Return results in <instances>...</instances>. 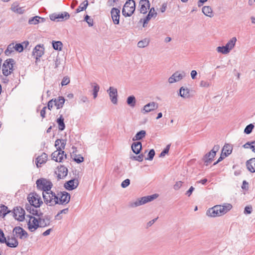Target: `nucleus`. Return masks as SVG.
<instances>
[{
	"mask_svg": "<svg viewBox=\"0 0 255 255\" xmlns=\"http://www.w3.org/2000/svg\"><path fill=\"white\" fill-rule=\"evenodd\" d=\"M44 203L49 206H54L58 204L57 194L51 190L47 192H42Z\"/></svg>",
	"mask_w": 255,
	"mask_h": 255,
	"instance_id": "obj_1",
	"label": "nucleus"
},
{
	"mask_svg": "<svg viewBox=\"0 0 255 255\" xmlns=\"http://www.w3.org/2000/svg\"><path fill=\"white\" fill-rule=\"evenodd\" d=\"M157 197L158 195L156 194L142 197L141 198H138L135 201L130 202L129 206L131 208H135L152 201L155 199Z\"/></svg>",
	"mask_w": 255,
	"mask_h": 255,
	"instance_id": "obj_2",
	"label": "nucleus"
},
{
	"mask_svg": "<svg viewBox=\"0 0 255 255\" xmlns=\"http://www.w3.org/2000/svg\"><path fill=\"white\" fill-rule=\"evenodd\" d=\"M27 200L30 206L34 208H39L43 204V201L39 195L36 192L30 193L27 196Z\"/></svg>",
	"mask_w": 255,
	"mask_h": 255,
	"instance_id": "obj_3",
	"label": "nucleus"
},
{
	"mask_svg": "<svg viewBox=\"0 0 255 255\" xmlns=\"http://www.w3.org/2000/svg\"><path fill=\"white\" fill-rule=\"evenodd\" d=\"M135 3L133 0H128L124 5L122 13L125 16H130L135 11Z\"/></svg>",
	"mask_w": 255,
	"mask_h": 255,
	"instance_id": "obj_4",
	"label": "nucleus"
},
{
	"mask_svg": "<svg viewBox=\"0 0 255 255\" xmlns=\"http://www.w3.org/2000/svg\"><path fill=\"white\" fill-rule=\"evenodd\" d=\"M38 189L43 191V192H47L51 190L52 187L51 182L46 179L41 178L38 179L36 182Z\"/></svg>",
	"mask_w": 255,
	"mask_h": 255,
	"instance_id": "obj_5",
	"label": "nucleus"
},
{
	"mask_svg": "<svg viewBox=\"0 0 255 255\" xmlns=\"http://www.w3.org/2000/svg\"><path fill=\"white\" fill-rule=\"evenodd\" d=\"M14 63V60L11 58L8 59L4 62L2 65V72L4 76H7L12 72Z\"/></svg>",
	"mask_w": 255,
	"mask_h": 255,
	"instance_id": "obj_6",
	"label": "nucleus"
},
{
	"mask_svg": "<svg viewBox=\"0 0 255 255\" xmlns=\"http://www.w3.org/2000/svg\"><path fill=\"white\" fill-rule=\"evenodd\" d=\"M58 204L59 205H66L70 200V194L66 191L60 192L57 194Z\"/></svg>",
	"mask_w": 255,
	"mask_h": 255,
	"instance_id": "obj_7",
	"label": "nucleus"
},
{
	"mask_svg": "<svg viewBox=\"0 0 255 255\" xmlns=\"http://www.w3.org/2000/svg\"><path fill=\"white\" fill-rule=\"evenodd\" d=\"M27 217L29 218L27 223L28 229L31 232L35 231L39 228L38 218L33 217L31 215H27Z\"/></svg>",
	"mask_w": 255,
	"mask_h": 255,
	"instance_id": "obj_8",
	"label": "nucleus"
},
{
	"mask_svg": "<svg viewBox=\"0 0 255 255\" xmlns=\"http://www.w3.org/2000/svg\"><path fill=\"white\" fill-rule=\"evenodd\" d=\"M13 236L20 239H25L28 237L27 233L20 227H15L12 231Z\"/></svg>",
	"mask_w": 255,
	"mask_h": 255,
	"instance_id": "obj_9",
	"label": "nucleus"
},
{
	"mask_svg": "<svg viewBox=\"0 0 255 255\" xmlns=\"http://www.w3.org/2000/svg\"><path fill=\"white\" fill-rule=\"evenodd\" d=\"M158 108V104L154 102H151L147 104H146L144 107L141 109V112L143 114H145L148 113L150 112H152L155 110L157 109Z\"/></svg>",
	"mask_w": 255,
	"mask_h": 255,
	"instance_id": "obj_10",
	"label": "nucleus"
},
{
	"mask_svg": "<svg viewBox=\"0 0 255 255\" xmlns=\"http://www.w3.org/2000/svg\"><path fill=\"white\" fill-rule=\"evenodd\" d=\"M70 17L69 14L67 12H64L61 13H53L50 15V18L52 21L57 19V21H62L64 19L67 20Z\"/></svg>",
	"mask_w": 255,
	"mask_h": 255,
	"instance_id": "obj_11",
	"label": "nucleus"
},
{
	"mask_svg": "<svg viewBox=\"0 0 255 255\" xmlns=\"http://www.w3.org/2000/svg\"><path fill=\"white\" fill-rule=\"evenodd\" d=\"M13 214L15 218L19 221L24 220L25 211L20 207H17L13 210Z\"/></svg>",
	"mask_w": 255,
	"mask_h": 255,
	"instance_id": "obj_12",
	"label": "nucleus"
},
{
	"mask_svg": "<svg viewBox=\"0 0 255 255\" xmlns=\"http://www.w3.org/2000/svg\"><path fill=\"white\" fill-rule=\"evenodd\" d=\"M65 157V158H67L66 154H65V152L64 151H61L56 150L54 152H53L51 154L52 159L55 160L56 162H62L63 157Z\"/></svg>",
	"mask_w": 255,
	"mask_h": 255,
	"instance_id": "obj_13",
	"label": "nucleus"
},
{
	"mask_svg": "<svg viewBox=\"0 0 255 255\" xmlns=\"http://www.w3.org/2000/svg\"><path fill=\"white\" fill-rule=\"evenodd\" d=\"M44 48L41 46L40 45H36L33 49V55L35 57V63H37L39 61V58L44 54Z\"/></svg>",
	"mask_w": 255,
	"mask_h": 255,
	"instance_id": "obj_14",
	"label": "nucleus"
},
{
	"mask_svg": "<svg viewBox=\"0 0 255 255\" xmlns=\"http://www.w3.org/2000/svg\"><path fill=\"white\" fill-rule=\"evenodd\" d=\"M107 92L109 93V97L111 102L114 104H117L118 103V91L117 89L113 87H110Z\"/></svg>",
	"mask_w": 255,
	"mask_h": 255,
	"instance_id": "obj_15",
	"label": "nucleus"
},
{
	"mask_svg": "<svg viewBox=\"0 0 255 255\" xmlns=\"http://www.w3.org/2000/svg\"><path fill=\"white\" fill-rule=\"evenodd\" d=\"M216 207L218 210V214L220 216H221L230 210L232 208V206L230 204H226L223 206L216 205Z\"/></svg>",
	"mask_w": 255,
	"mask_h": 255,
	"instance_id": "obj_16",
	"label": "nucleus"
},
{
	"mask_svg": "<svg viewBox=\"0 0 255 255\" xmlns=\"http://www.w3.org/2000/svg\"><path fill=\"white\" fill-rule=\"evenodd\" d=\"M120 10L119 9L115 7L112 8L111 10V14L113 22L115 24H119L120 22Z\"/></svg>",
	"mask_w": 255,
	"mask_h": 255,
	"instance_id": "obj_17",
	"label": "nucleus"
},
{
	"mask_svg": "<svg viewBox=\"0 0 255 255\" xmlns=\"http://www.w3.org/2000/svg\"><path fill=\"white\" fill-rule=\"evenodd\" d=\"M39 227L43 228L49 226L50 224V218L49 216L45 215L39 216L38 217Z\"/></svg>",
	"mask_w": 255,
	"mask_h": 255,
	"instance_id": "obj_18",
	"label": "nucleus"
},
{
	"mask_svg": "<svg viewBox=\"0 0 255 255\" xmlns=\"http://www.w3.org/2000/svg\"><path fill=\"white\" fill-rule=\"evenodd\" d=\"M79 181L77 179H74L66 182L64 184L65 188L68 190H73L77 187Z\"/></svg>",
	"mask_w": 255,
	"mask_h": 255,
	"instance_id": "obj_19",
	"label": "nucleus"
},
{
	"mask_svg": "<svg viewBox=\"0 0 255 255\" xmlns=\"http://www.w3.org/2000/svg\"><path fill=\"white\" fill-rule=\"evenodd\" d=\"M140 5V12L145 14L147 12V9L149 8L150 3L148 0H140L139 1Z\"/></svg>",
	"mask_w": 255,
	"mask_h": 255,
	"instance_id": "obj_20",
	"label": "nucleus"
},
{
	"mask_svg": "<svg viewBox=\"0 0 255 255\" xmlns=\"http://www.w3.org/2000/svg\"><path fill=\"white\" fill-rule=\"evenodd\" d=\"M246 165L250 172L251 173L255 172V158H252L247 160Z\"/></svg>",
	"mask_w": 255,
	"mask_h": 255,
	"instance_id": "obj_21",
	"label": "nucleus"
},
{
	"mask_svg": "<svg viewBox=\"0 0 255 255\" xmlns=\"http://www.w3.org/2000/svg\"><path fill=\"white\" fill-rule=\"evenodd\" d=\"M8 247L10 248H15L17 247L18 242L16 239L15 237L7 238V240L6 239V242H4Z\"/></svg>",
	"mask_w": 255,
	"mask_h": 255,
	"instance_id": "obj_22",
	"label": "nucleus"
},
{
	"mask_svg": "<svg viewBox=\"0 0 255 255\" xmlns=\"http://www.w3.org/2000/svg\"><path fill=\"white\" fill-rule=\"evenodd\" d=\"M68 173V169L64 166H60L58 168L57 177L58 179H62L65 177Z\"/></svg>",
	"mask_w": 255,
	"mask_h": 255,
	"instance_id": "obj_23",
	"label": "nucleus"
},
{
	"mask_svg": "<svg viewBox=\"0 0 255 255\" xmlns=\"http://www.w3.org/2000/svg\"><path fill=\"white\" fill-rule=\"evenodd\" d=\"M25 208L26 210L28 211L30 214H32L33 215L36 216L37 217L39 216H41L43 215V213L40 210H38L36 209L32 208L29 205H26Z\"/></svg>",
	"mask_w": 255,
	"mask_h": 255,
	"instance_id": "obj_24",
	"label": "nucleus"
},
{
	"mask_svg": "<svg viewBox=\"0 0 255 255\" xmlns=\"http://www.w3.org/2000/svg\"><path fill=\"white\" fill-rule=\"evenodd\" d=\"M46 20L45 18L41 17L38 16H35L30 18L28 20V23L29 24H36L38 23L44 22Z\"/></svg>",
	"mask_w": 255,
	"mask_h": 255,
	"instance_id": "obj_25",
	"label": "nucleus"
},
{
	"mask_svg": "<svg viewBox=\"0 0 255 255\" xmlns=\"http://www.w3.org/2000/svg\"><path fill=\"white\" fill-rule=\"evenodd\" d=\"M215 156V155L212 153L211 151L205 155L203 157V160L206 166H208L212 162Z\"/></svg>",
	"mask_w": 255,
	"mask_h": 255,
	"instance_id": "obj_26",
	"label": "nucleus"
},
{
	"mask_svg": "<svg viewBox=\"0 0 255 255\" xmlns=\"http://www.w3.org/2000/svg\"><path fill=\"white\" fill-rule=\"evenodd\" d=\"M47 155L45 153H42L40 156L36 158V165L38 167L41 164L46 162L47 160Z\"/></svg>",
	"mask_w": 255,
	"mask_h": 255,
	"instance_id": "obj_27",
	"label": "nucleus"
},
{
	"mask_svg": "<svg viewBox=\"0 0 255 255\" xmlns=\"http://www.w3.org/2000/svg\"><path fill=\"white\" fill-rule=\"evenodd\" d=\"M142 148L141 143L139 141L134 142L131 145V149L132 151L137 154H138Z\"/></svg>",
	"mask_w": 255,
	"mask_h": 255,
	"instance_id": "obj_28",
	"label": "nucleus"
},
{
	"mask_svg": "<svg viewBox=\"0 0 255 255\" xmlns=\"http://www.w3.org/2000/svg\"><path fill=\"white\" fill-rule=\"evenodd\" d=\"M206 214L208 216L211 217L220 216L218 214V210L217 209L216 206L208 209L207 211Z\"/></svg>",
	"mask_w": 255,
	"mask_h": 255,
	"instance_id": "obj_29",
	"label": "nucleus"
},
{
	"mask_svg": "<svg viewBox=\"0 0 255 255\" xmlns=\"http://www.w3.org/2000/svg\"><path fill=\"white\" fill-rule=\"evenodd\" d=\"M236 41V37H233L227 43L225 46L229 50V52L235 47Z\"/></svg>",
	"mask_w": 255,
	"mask_h": 255,
	"instance_id": "obj_30",
	"label": "nucleus"
},
{
	"mask_svg": "<svg viewBox=\"0 0 255 255\" xmlns=\"http://www.w3.org/2000/svg\"><path fill=\"white\" fill-rule=\"evenodd\" d=\"M202 11L203 13L206 16L210 17L213 16V10L210 6H204L202 7Z\"/></svg>",
	"mask_w": 255,
	"mask_h": 255,
	"instance_id": "obj_31",
	"label": "nucleus"
},
{
	"mask_svg": "<svg viewBox=\"0 0 255 255\" xmlns=\"http://www.w3.org/2000/svg\"><path fill=\"white\" fill-rule=\"evenodd\" d=\"M145 135L146 131L144 130H141L136 133L132 138V140L136 141L141 140L145 136Z\"/></svg>",
	"mask_w": 255,
	"mask_h": 255,
	"instance_id": "obj_32",
	"label": "nucleus"
},
{
	"mask_svg": "<svg viewBox=\"0 0 255 255\" xmlns=\"http://www.w3.org/2000/svg\"><path fill=\"white\" fill-rule=\"evenodd\" d=\"M55 106L57 109H60L63 107L65 102V99L63 97H59L58 99H55Z\"/></svg>",
	"mask_w": 255,
	"mask_h": 255,
	"instance_id": "obj_33",
	"label": "nucleus"
},
{
	"mask_svg": "<svg viewBox=\"0 0 255 255\" xmlns=\"http://www.w3.org/2000/svg\"><path fill=\"white\" fill-rule=\"evenodd\" d=\"M57 123L58 125V128L60 130H63L65 129V126L64 123V118L62 115H61L59 118L57 120Z\"/></svg>",
	"mask_w": 255,
	"mask_h": 255,
	"instance_id": "obj_34",
	"label": "nucleus"
},
{
	"mask_svg": "<svg viewBox=\"0 0 255 255\" xmlns=\"http://www.w3.org/2000/svg\"><path fill=\"white\" fill-rule=\"evenodd\" d=\"M186 76V73L184 71L181 72L176 71L173 74V77H175L176 82L181 80Z\"/></svg>",
	"mask_w": 255,
	"mask_h": 255,
	"instance_id": "obj_35",
	"label": "nucleus"
},
{
	"mask_svg": "<svg viewBox=\"0 0 255 255\" xmlns=\"http://www.w3.org/2000/svg\"><path fill=\"white\" fill-rule=\"evenodd\" d=\"M179 95L184 98H188L189 97V90L188 88L181 87L180 89Z\"/></svg>",
	"mask_w": 255,
	"mask_h": 255,
	"instance_id": "obj_36",
	"label": "nucleus"
},
{
	"mask_svg": "<svg viewBox=\"0 0 255 255\" xmlns=\"http://www.w3.org/2000/svg\"><path fill=\"white\" fill-rule=\"evenodd\" d=\"M93 89V95L94 99H96L98 96V93L100 90L99 86L96 83H91Z\"/></svg>",
	"mask_w": 255,
	"mask_h": 255,
	"instance_id": "obj_37",
	"label": "nucleus"
},
{
	"mask_svg": "<svg viewBox=\"0 0 255 255\" xmlns=\"http://www.w3.org/2000/svg\"><path fill=\"white\" fill-rule=\"evenodd\" d=\"M233 147L231 144H226L224 145L223 150H225V156L226 157L230 155L232 151Z\"/></svg>",
	"mask_w": 255,
	"mask_h": 255,
	"instance_id": "obj_38",
	"label": "nucleus"
},
{
	"mask_svg": "<svg viewBox=\"0 0 255 255\" xmlns=\"http://www.w3.org/2000/svg\"><path fill=\"white\" fill-rule=\"evenodd\" d=\"M149 43V40L147 38H145L143 40L139 41L137 43V46L139 48H144L148 45Z\"/></svg>",
	"mask_w": 255,
	"mask_h": 255,
	"instance_id": "obj_39",
	"label": "nucleus"
},
{
	"mask_svg": "<svg viewBox=\"0 0 255 255\" xmlns=\"http://www.w3.org/2000/svg\"><path fill=\"white\" fill-rule=\"evenodd\" d=\"M243 147L245 148H250L252 151L255 152V140L252 142H247L243 145Z\"/></svg>",
	"mask_w": 255,
	"mask_h": 255,
	"instance_id": "obj_40",
	"label": "nucleus"
},
{
	"mask_svg": "<svg viewBox=\"0 0 255 255\" xmlns=\"http://www.w3.org/2000/svg\"><path fill=\"white\" fill-rule=\"evenodd\" d=\"M127 104L131 107H134L135 105L136 100L134 96L128 97L127 100Z\"/></svg>",
	"mask_w": 255,
	"mask_h": 255,
	"instance_id": "obj_41",
	"label": "nucleus"
},
{
	"mask_svg": "<svg viewBox=\"0 0 255 255\" xmlns=\"http://www.w3.org/2000/svg\"><path fill=\"white\" fill-rule=\"evenodd\" d=\"M88 5V0H85L82 3H81L78 7L76 9L77 12H79L81 11L85 10Z\"/></svg>",
	"mask_w": 255,
	"mask_h": 255,
	"instance_id": "obj_42",
	"label": "nucleus"
},
{
	"mask_svg": "<svg viewBox=\"0 0 255 255\" xmlns=\"http://www.w3.org/2000/svg\"><path fill=\"white\" fill-rule=\"evenodd\" d=\"M156 12H155L154 8L153 7L151 8L150 9V11L147 14V15L146 16L145 19V22H148V21L151 19V17H152L154 16H155L156 15Z\"/></svg>",
	"mask_w": 255,
	"mask_h": 255,
	"instance_id": "obj_43",
	"label": "nucleus"
},
{
	"mask_svg": "<svg viewBox=\"0 0 255 255\" xmlns=\"http://www.w3.org/2000/svg\"><path fill=\"white\" fill-rule=\"evenodd\" d=\"M53 48L55 50H61L63 46L62 43L60 41H54L52 43Z\"/></svg>",
	"mask_w": 255,
	"mask_h": 255,
	"instance_id": "obj_44",
	"label": "nucleus"
},
{
	"mask_svg": "<svg viewBox=\"0 0 255 255\" xmlns=\"http://www.w3.org/2000/svg\"><path fill=\"white\" fill-rule=\"evenodd\" d=\"M14 43H11L9 44L6 48V49L5 50V54L6 55H9L12 52L14 51Z\"/></svg>",
	"mask_w": 255,
	"mask_h": 255,
	"instance_id": "obj_45",
	"label": "nucleus"
},
{
	"mask_svg": "<svg viewBox=\"0 0 255 255\" xmlns=\"http://www.w3.org/2000/svg\"><path fill=\"white\" fill-rule=\"evenodd\" d=\"M10 211L8 210V208L6 206L3 205H1L0 206V213L3 217H4Z\"/></svg>",
	"mask_w": 255,
	"mask_h": 255,
	"instance_id": "obj_46",
	"label": "nucleus"
},
{
	"mask_svg": "<svg viewBox=\"0 0 255 255\" xmlns=\"http://www.w3.org/2000/svg\"><path fill=\"white\" fill-rule=\"evenodd\" d=\"M216 50L218 52L221 53L223 54H227L229 53L226 46H219L217 48Z\"/></svg>",
	"mask_w": 255,
	"mask_h": 255,
	"instance_id": "obj_47",
	"label": "nucleus"
},
{
	"mask_svg": "<svg viewBox=\"0 0 255 255\" xmlns=\"http://www.w3.org/2000/svg\"><path fill=\"white\" fill-rule=\"evenodd\" d=\"M254 128V126L252 124H250L248 125L244 129V132L246 134H250L252 131L253 128Z\"/></svg>",
	"mask_w": 255,
	"mask_h": 255,
	"instance_id": "obj_48",
	"label": "nucleus"
},
{
	"mask_svg": "<svg viewBox=\"0 0 255 255\" xmlns=\"http://www.w3.org/2000/svg\"><path fill=\"white\" fill-rule=\"evenodd\" d=\"M211 85V82L208 81L202 80L200 82V86L201 87L208 88Z\"/></svg>",
	"mask_w": 255,
	"mask_h": 255,
	"instance_id": "obj_49",
	"label": "nucleus"
},
{
	"mask_svg": "<svg viewBox=\"0 0 255 255\" xmlns=\"http://www.w3.org/2000/svg\"><path fill=\"white\" fill-rule=\"evenodd\" d=\"M155 155V151L154 149H152L149 150L148 154V157L145 158L146 160H152L153 158V157Z\"/></svg>",
	"mask_w": 255,
	"mask_h": 255,
	"instance_id": "obj_50",
	"label": "nucleus"
},
{
	"mask_svg": "<svg viewBox=\"0 0 255 255\" xmlns=\"http://www.w3.org/2000/svg\"><path fill=\"white\" fill-rule=\"evenodd\" d=\"M85 20L87 22L89 26H92L93 25V20L91 19L89 15H86L85 16Z\"/></svg>",
	"mask_w": 255,
	"mask_h": 255,
	"instance_id": "obj_51",
	"label": "nucleus"
},
{
	"mask_svg": "<svg viewBox=\"0 0 255 255\" xmlns=\"http://www.w3.org/2000/svg\"><path fill=\"white\" fill-rule=\"evenodd\" d=\"M14 50L19 52H22L23 50V45L20 43L16 44L15 45H14Z\"/></svg>",
	"mask_w": 255,
	"mask_h": 255,
	"instance_id": "obj_52",
	"label": "nucleus"
},
{
	"mask_svg": "<svg viewBox=\"0 0 255 255\" xmlns=\"http://www.w3.org/2000/svg\"><path fill=\"white\" fill-rule=\"evenodd\" d=\"M170 146V144L167 145L166 148H164V150L160 153L159 155L160 157H164L165 155L169 152Z\"/></svg>",
	"mask_w": 255,
	"mask_h": 255,
	"instance_id": "obj_53",
	"label": "nucleus"
},
{
	"mask_svg": "<svg viewBox=\"0 0 255 255\" xmlns=\"http://www.w3.org/2000/svg\"><path fill=\"white\" fill-rule=\"evenodd\" d=\"M74 160L77 163H80L84 161V157L80 155H76L74 157Z\"/></svg>",
	"mask_w": 255,
	"mask_h": 255,
	"instance_id": "obj_54",
	"label": "nucleus"
},
{
	"mask_svg": "<svg viewBox=\"0 0 255 255\" xmlns=\"http://www.w3.org/2000/svg\"><path fill=\"white\" fill-rule=\"evenodd\" d=\"M66 145V141L64 139H61V142H60V146H58L57 147V149L58 150L63 151V149H64Z\"/></svg>",
	"mask_w": 255,
	"mask_h": 255,
	"instance_id": "obj_55",
	"label": "nucleus"
},
{
	"mask_svg": "<svg viewBox=\"0 0 255 255\" xmlns=\"http://www.w3.org/2000/svg\"><path fill=\"white\" fill-rule=\"evenodd\" d=\"M0 243H4L6 242V238L4 236V234L3 231L0 229Z\"/></svg>",
	"mask_w": 255,
	"mask_h": 255,
	"instance_id": "obj_56",
	"label": "nucleus"
},
{
	"mask_svg": "<svg viewBox=\"0 0 255 255\" xmlns=\"http://www.w3.org/2000/svg\"><path fill=\"white\" fill-rule=\"evenodd\" d=\"M130 184V180L129 179H126L123 181L121 184V186L125 188L127 187Z\"/></svg>",
	"mask_w": 255,
	"mask_h": 255,
	"instance_id": "obj_57",
	"label": "nucleus"
},
{
	"mask_svg": "<svg viewBox=\"0 0 255 255\" xmlns=\"http://www.w3.org/2000/svg\"><path fill=\"white\" fill-rule=\"evenodd\" d=\"M70 83V79L68 77H64L62 80L61 85L65 86Z\"/></svg>",
	"mask_w": 255,
	"mask_h": 255,
	"instance_id": "obj_58",
	"label": "nucleus"
},
{
	"mask_svg": "<svg viewBox=\"0 0 255 255\" xmlns=\"http://www.w3.org/2000/svg\"><path fill=\"white\" fill-rule=\"evenodd\" d=\"M131 158L135 160L141 162L143 160V155L141 154L138 156H133Z\"/></svg>",
	"mask_w": 255,
	"mask_h": 255,
	"instance_id": "obj_59",
	"label": "nucleus"
},
{
	"mask_svg": "<svg viewBox=\"0 0 255 255\" xmlns=\"http://www.w3.org/2000/svg\"><path fill=\"white\" fill-rule=\"evenodd\" d=\"M252 210L253 208L251 206H247L245 208L244 213L245 214H250L252 213Z\"/></svg>",
	"mask_w": 255,
	"mask_h": 255,
	"instance_id": "obj_60",
	"label": "nucleus"
},
{
	"mask_svg": "<svg viewBox=\"0 0 255 255\" xmlns=\"http://www.w3.org/2000/svg\"><path fill=\"white\" fill-rule=\"evenodd\" d=\"M182 183H183V182L182 181L177 182L174 185V187H173L174 189L175 190H179L181 188V187L182 186Z\"/></svg>",
	"mask_w": 255,
	"mask_h": 255,
	"instance_id": "obj_61",
	"label": "nucleus"
},
{
	"mask_svg": "<svg viewBox=\"0 0 255 255\" xmlns=\"http://www.w3.org/2000/svg\"><path fill=\"white\" fill-rule=\"evenodd\" d=\"M55 100H54V99H52L50 101H49L47 104V107L48 109L50 110H51L52 108L53 105H55Z\"/></svg>",
	"mask_w": 255,
	"mask_h": 255,
	"instance_id": "obj_62",
	"label": "nucleus"
},
{
	"mask_svg": "<svg viewBox=\"0 0 255 255\" xmlns=\"http://www.w3.org/2000/svg\"><path fill=\"white\" fill-rule=\"evenodd\" d=\"M55 62V68H57L59 65L61 64L60 58L58 56L56 57V59L54 60Z\"/></svg>",
	"mask_w": 255,
	"mask_h": 255,
	"instance_id": "obj_63",
	"label": "nucleus"
},
{
	"mask_svg": "<svg viewBox=\"0 0 255 255\" xmlns=\"http://www.w3.org/2000/svg\"><path fill=\"white\" fill-rule=\"evenodd\" d=\"M219 145H215L211 151H212V153H214L216 155V152L219 150Z\"/></svg>",
	"mask_w": 255,
	"mask_h": 255,
	"instance_id": "obj_64",
	"label": "nucleus"
}]
</instances>
